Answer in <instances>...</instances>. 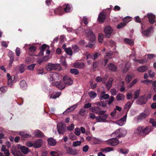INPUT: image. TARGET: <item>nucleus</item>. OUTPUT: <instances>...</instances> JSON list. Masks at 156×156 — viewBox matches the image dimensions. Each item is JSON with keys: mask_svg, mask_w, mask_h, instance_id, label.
Here are the masks:
<instances>
[{"mask_svg": "<svg viewBox=\"0 0 156 156\" xmlns=\"http://www.w3.org/2000/svg\"><path fill=\"white\" fill-rule=\"evenodd\" d=\"M113 31V29L110 26H106L104 30L105 37L107 38H109L111 36Z\"/></svg>", "mask_w": 156, "mask_h": 156, "instance_id": "6", "label": "nucleus"}, {"mask_svg": "<svg viewBox=\"0 0 156 156\" xmlns=\"http://www.w3.org/2000/svg\"><path fill=\"white\" fill-rule=\"evenodd\" d=\"M133 76V74L127 75L125 78V81L128 83H129L131 80Z\"/></svg>", "mask_w": 156, "mask_h": 156, "instance_id": "35", "label": "nucleus"}, {"mask_svg": "<svg viewBox=\"0 0 156 156\" xmlns=\"http://www.w3.org/2000/svg\"><path fill=\"white\" fill-rule=\"evenodd\" d=\"M58 131L59 134H63L66 131V126L64 123L60 122L57 126Z\"/></svg>", "mask_w": 156, "mask_h": 156, "instance_id": "8", "label": "nucleus"}, {"mask_svg": "<svg viewBox=\"0 0 156 156\" xmlns=\"http://www.w3.org/2000/svg\"><path fill=\"white\" fill-rule=\"evenodd\" d=\"M113 81V79L112 78H110L106 84L107 88L109 89L112 85V82Z\"/></svg>", "mask_w": 156, "mask_h": 156, "instance_id": "36", "label": "nucleus"}, {"mask_svg": "<svg viewBox=\"0 0 156 156\" xmlns=\"http://www.w3.org/2000/svg\"><path fill=\"white\" fill-rule=\"evenodd\" d=\"M20 135L23 137V139H24V138H29L31 137V135L28 134L27 133L21 132L20 133Z\"/></svg>", "mask_w": 156, "mask_h": 156, "instance_id": "40", "label": "nucleus"}, {"mask_svg": "<svg viewBox=\"0 0 156 156\" xmlns=\"http://www.w3.org/2000/svg\"><path fill=\"white\" fill-rule=\"evenodd\" d=\"M89 95L91 98H94L97 96V93L93 91H91L89 93Z\"/></svg>", "mask_w": 156, "mask_h": 156, "instance_id": "47", "label": "nucleus"}, {"mask_svg": "<svg viewBox=\"0 0 156 156\" xmlns=\"http://www.w3.org/2000/svg\"><path fill=\"white\" fill-rule=\"evenodd\" d=\"M50 79L51 81L54 80L55 79V77H57V74H52L50 75Z\"/></svg>", "mask_w": 156, "mask_h": 156, "instance_id": "61", "label": "nucleus"}, {"mask_svg": "<svg viewBox=\"0 0 156 156\" xmlns=\"http://www.w3.org/2000/svg\"><path fill=\"white\" fill-rule=\"evenodd\" d=\"M35 65V64L33 63L28 66H27L28 69L31 70H33Z\"/></svg>", "mask_w": 156, "mask_h": 156, "instance_id": "53", "label": "nucleus"}, {"mask_svg": "<svg viewBox=\"0 0 156 156\" xmlns=\"http://www.w3.org/2000/svg\"><path fill=\"white\" fill-rule=\"evenodd\" d=\"M76 105H74L68 108H67L66 110L63 112V114L64 115H66L69 112L72 111H73L76 107Z\"/></svg>", "mask_w": 156, "mask_h": 156, "instance_id": "25", "label": "nucleus"}, {"mask_svg": "<svg viewBox=\"0 0 156 156\" xmlns=\"http://www.w3.org/2000/svg\"><path fill=\"white\" fill-rule=\"evenodd\" d=\"M66 150V153L70 155H75L77 154V150L75 148H73L69 147H65Z\"/></svg>", "mask_w": 156, "mask_h": 156, "instance_id": "10", "label": "nucleus"}, {"mask_svg": "<svg viewBox=\"0 0 156 156\" xmlns=\"http://www.w3.org/2000/svg\"><path fill=\"white\" fill-rule=\"evenodd\" d=\"M137 82V80L136 79H135L133 80V81L130 83L129 86L130 88H131L134 85H135Z\"/></svg>", "mask_w": 156, "mask_h": 156, "instance_id": "62", "label": "nucleus"}, {"mask_svg": "<svg viewBox=\"0 0 156 156\" xmlns=\"http://www.w3.org/2000/svg\"><path fill=\"white\" fill-rule=\"evenodd\" d=\"M48 144L51 146H53L55 145L56 141L53 138H49L48 140Z\"/></svg>", "mask_w": 156, "mask_h": 156, "instance_id": "34", "label": "nucleus"}, {"mask_svg": "<svg viewBox=\"0 0 156 156\" xmlns=\"http://www.w3.org/2000/svg\"><path fill=\"white\" fill-rule=\"evenodd\" d=\"M49 47L48 45L46 44H43L40 48V51L39 53V55L40 56H43L44 55V52L45 49H49Z\"/></svg>", "mask_w": 156, "mask_h": 156, "instance_id": "16", "label": "nucleus"}, {"mask_svg": "<svg viewBox=\"0 0 156 156\" xmlns=\"http://www.w3.org/2000/svg\"><path fill=\"white\" fill-rule=\"evenodd\" d=\"M46 69L48 71L52 70H60L61 69L60 65L59 64H52L49 63L45 67Z\"/></svg>", "mask_w": 156, "mask_h": 156, "instance_id": "3", "label": "nucleus"}, {"mask_svg": "<svg viewBox=\"0 0 156 156\" xmlns=\"http://www.w3.org/2000/svg\"><path fill=\"white\" fill-rule=\"evenodd\" d=\"M92 39H89V42L88 44H87L86 45V47L92 48L93 46L94 45L95 42V39H94V41H92Z\"/></svg>", "mask_w": 156, "mask_h": 156, "instance_id": "32", "label": "nucleus"}, {"mask_svg": "<svg viewBox=\"0 0 156 156\" xmlns=\"http://www.w3.org/2000/svg\"><path fill=\"white\" fill-rule=\"evenodd\" d=\"M108 69L112 72L116 71L117 70V67L112 63H110L108 65Z\"/></svg>", "mask_w": 156, "mask_h": 156, "instance_id": "22", "label": "nucleus"}, {"mask_svg": "<svg viewBox=\"0 0 156 156\" xmlns=\"http://www.w3.org/2000/svg\"><path fill=\"white\" fill-rule=\"evenodd\" d=\"M35 133V136L38 137H42L44 136L43 132L39 130H36Z\"/></svg>", "mask_w": 156, "mask_h": 156, "instance_id": "31", "label": "nucleus"}, {"mask_svg": "<svg viewBox=\"0 0 156 156\" xmlns=\"http://www.w3.org/2000/svg\"><path fill=\"white\" fill-rule=\"evenodd\" d=\"M145 26L143 23H141V29L142 31V33L143 35L146 37H149L151 35V33L153 31L154 27L151 26L148 27L146 30L144 29L145 28Z\"/></svg>", "mask_w": 156, "mask_h": 156, "instance_id": "4", "label": "nucleus"}, {"mask_svg": "<svg viewBox=\"0 0 156 156\" xmlns=\"http://www.w3.org/2000/svg\"><path fill=\"white\" fill-rule=\"evenodd\" d=\"M72 48L74 51L76 52L78 51L79 47L76 45H74L72 46Z\"/></svg>", "mask_w": 156, "mask_h": 156, "instance_id": "55", "label": "nucleus"}, {"mask_svg": "<svg viewBox=\"0 0 156 156\" xmlns=\"http://www.w3.org/2000/svg\"><path fill=\"white\" fill-rule=\"evenodd\" d=\"M119 143V140L116 138H113L110 139L107 141V143L109 145L115 146Z\"/></svg>", "mask_w": 156, "mask_h": 156, "instance_id": "14", "label": "nucleus"}, {"mask_svg": "<svg viewBox=\"0 0 156 156\" xmlns=\"http://www.w3.org/2000/svg\"><path fill=\"white\" fill-rule=\"evenodd\" d=\"M7 78L8 79V85L10 87H12V76H11L9 73H7Z\"/></svg>", "mask_w": 156, "mask_h": 156, "instance_id": "29", "label": "nucleus"}, {"mask_svg": "<svg viewBox=\"0 0 156 156\" xmlns=\"http://www.w3.org/2000/svg\"><path fill=\"white\" fill-rule=\"evenodd\" d=\"M113 148L109 147H106L101 149V151L104 153H106L113 151Z\"/></svg>", "mask_w": 156, "mask_h": 156, "instance_id": "39", "label": "nucleus"}, {"mask_svg": "<svg viewBox=\"0 0 156 156\" xmlns=\"http://www.w3.org/2000/svg\"><path fill=\"white\" fill-rule=\"evenodd\" d=\"M52 84L55 86L58 89L60 90L63 89L66 86L64 83L60 81L53 82L52 83Z\"/></svg>", "mask_w": 156, "mask_h": 156, "instance_id": "11", "label": "nucleus"}, {"mask_svg": "<svg viewBox=\"0 0 156 156\" xmlns=\"http://www.w3.org/2000/svg\"><path fill=\"white\" fill-rule=\"evenodd\" d=\"M130 19V18L129 17H125L124 18L123 21L126 22L121 23L117 25V28L118 29H119L125 26L126 25V23L128 22Z\"/></svg>", "mask_w": 156, "mask_h": 156, "instance_id": "15", "label": "nucleus"}, {"mask_svg": "<svg viewBox=\"0 0 156 156\" xmlns=\"http://www.w3.org/2000/svg\"><path fill=\"white\" fill-rule=\"evenodd\" d=\"M150 122L151 123L154 127H156V121H154L153 119H151L150 121Z\"/></svg>", "mask_w": 156, "mask_h": 156, "instance_id": "64", "label": "nucleus"}, {"mask_svg": "<svg viewBox=\"0 0 156 156\" xmlns=\"http://www.w3.org/2000/svg\"><path fill=\"white\" fill-rule=\"evenodd\" d=\"M91 106L92 105L91 103H88L84 105L83 108H90L92 107Z\"/></svg>", "mask_w": 156, "mask_h": 156, "instance_id": "60", "label": "nucleus"}, {"mask_svg": "<svg viewBox=\"0 0 156 156\" xmlns=\"http://www.w3.org/2000/svg\"><path fill=\"white\" fill-rule=\"evenodd\" d=\"M7 90V87L6 86H4L0 88V91L2 93H5Z\"/></svg>", "mask_w": 156, "mask_h": 156, "instance_id": "57", "label": "nucleus"}, {"mask_svg": "<svg viewBox=\"0 0 156 156\" xmlns=\"http://www.w3.org/2000/svg\"><path fill=\"white\" fill-rule=\"evenodd\" d=\"M34 147L37 148L41 147L42 143V140L41 139L36 140L33 142Z\"/></svg>", "mask_w": 156, "mask_h": 156, "instance_id": "18", "label": "nucleus"}, {"mask_svg": "<svg viewBox=\"0 0 156 156\" xmlns=\"http://www.w3.org/2000/svg\"><path fill=\"white\" fill-rule=\"evenodd\" d=\"M147 98L145 95L140 96L139 99L136 101V103L140 105L145 104L147 101Z\"/></svg>", "mask_w": 156, "mask_h": 156, "instance_id": "9", "label": "nucleus"}, {"mask_svg": "<svg viewBox=\"0 0 156 156\" xmlns=\"http://www.w3.org/2000/svg\"><path fill=\"white\" fill-rule=\"evenodd\" d=\"M90 118L94 119H96L97 122H105L107 119L108 115L106 114L102 116H99L96 117L95 115L93 113H90L89 114Z\"/></svg>", "mask_w": 156, "mask_h": 156, "instance_id": "2", "label": "nucleus"}, {"mask_svg": "<svg viewBox=\"0 0 156 156\" xmlns=\"http://www.w3.org/2000/svg\"><path fill=\"white\" fill-rule=\"evenodd\" d=\"M90 110L93 112L98 114L99 112L101 110V108L98 106H97L92 107L90 108Z\"/></svg>", "mask_w": 156, "mask_h": 156, "instance_id": "23", "label": "nucleus"}, {"mask_svg": "<svg viewBox=\"0 0 156 156\" xmlns=\"http://www.w3.org/2000/svg\"><path fill=\"white\" fill-rule=\"evenodd\" d=\"M70 72L72 74H74L76 75L78 74L79 72L78 70L76 69H72L70 70Z\"/></svg>", "mask_w": 156, "mask_h": 156, "instance_id": "48", "label": "nucleus"}, {"mask_svg": "<svg viewBox=\"0 0 156 156\" xmlns=\"http://www.w3.org/2000/svg\"><path fill=\"white\" fill-rule=\"evenodd\" d=\"M85 33L87 37L89 39H92V41L94 40V39H95V35L93 33L92 31L90 29H86L85 31Z\"/></svg>", "mask_w": 156, "mask_h": 156, "instance_id": "12", "label": "nucleus"}, {"mask_svg": "<svg viewBox=\"0 0 156 156\" xmlns=\"http://www.w3.org/2000/svg\"><path fill=\"white\" fill-rule=\"evenodd\" d=\"M74 66L76 68L82 69L84 66V64L83 62H76L74 64Z\"/></svg>", "mask_w": 156, "mask_h": 156, "instance_id": "30", "label": "nucleus"}, {"mask_svg": "<svg viewBox=\"0 0 156 156\" xmlns=\"http://www.w3.org/2000/svg\"><path fill=\"white\" fill-rule=\"evenodd\" d=\"M106 17V15L104 14L100 13L99 15L98 20L99 22L102 23L105 21Z\"/></svg>", "mask_w": 156, "mask_h": 156, "instance_id": "21", "label": "nucleus"}, {"mask_svg": "<svg viewBox=\"0 0 156 156\" xmlns=\"http://www.w3.org/2000/svg\"><path fill=\"white\" fill-rule=\"evenodd\" d=\"M146 117V115L144 113H141L137 117V119L138 120H143Z\"/></svg>", "mask_w": 156, "mask_h": 156, "instance_id": "42", "label": "nucleus"}, {"mask_svg": "<svg viewBox=\"0 0 156 156\" xmlns=\"http://www.w3.org/2000/svg\"><path fill=\"white\" fill-rule=\"evenodd\" d=\"M55 13L57 15L61 16L64 13L63 7L59 6L57 8L53 10Z\"/></svg>", "mask_w": 156, "mask_h": 156, "instance_id": "17", "label": "nucleus"}, {"mask_svg": "<svg viewBox=\"0 0 156 156\" xmlns=\"http://www.w3.org/2000/svg\"><path fill=\"white\" fill-rule=\"evenodd\" d=\"M20 150L24 154H27L29 151V148L25 146H21L20 147Z\"/></svg>", "mask_w": 156, "mask_h": 156, "instance_id": "24", "label": "nucleus"}, {"mask_svg": "<svg viewBox=\"0 0 156 156\" xmlns=\"http://www.w3.org/2000/svg\"><path fill=\"white\" fill-rule=\"evenodd\" d=\"M113 54V52L111 51L109 52L106 53V55L105 56L104 58H108L110 59L111 58V56Z\"/></svg>", "mask_w": 156, "mask_h": 156, "instance_id": "52", "label": "nucleus"}, {"mask_svg": "<svg viewBox=\"0 0 156 156\" xmlns=\"http://www.w3.org/2000/svg\"><path fill=\"white\" fill-rule=\"evenodd\" d=\"M111 92L113 95H115L117 93V90L115 89H112L111 90Z\"/></svg>", "mask_w": 156, "mask_h": 156, "instance_id": "63", "label": "nucleus"}, {"mask_svg": "<svg viewBox=\"0 0 156 156\" xmlns=\"http://www.w3.org/2000/svg\"><path fill=\"white\" fill-rule=\"evenodd\" d=\"M126 134V130L121 129H117L114 133H112V135L114 136L115 135V137L119 138L122 137H124Z\"/></svg>", "mask_w": 156, "mask_h": 156, "instance_id": "5", "label": "nucleus"}, {"mask_svg": "<svg viewBox=\"0 0 156 156\" xmlns=\"http://www.w3.org/2000/svg\"><path fill=\"white\" fill-rule=\"evenodd\" d=\"M81 144V141H74L73 142V147H77L80 146Z\"/></svg>", "mask_w": 156, "mask_h": 156, "instance_id": "50", "label": "nucleus"}, {"mask_svg": "<svg viewBox=\"0 0 156 156\" xmlns=\"http://www.w3.org/2000/svg\"><path fill=\"white\" fill-rule=\"evenodd\" d=\"M61 93L60 92H54L51 94V98L53 99H55L59 97Z\"/></svg>", "mask_w": 156, "mask_h": 156, "instance_id": "38", "label": "nucleus"}, {"mask_svg": "<svg viewBox=\"0 0 156 156\" xmlns=\"http://www.w3.org/2000/svg\"><path fill=\"white\" fill-rule=\"evenodd\" d=\"M124 41L125 42L130 46H133L134 44L133 41L129 38H125L124 39Z\"/></svg>", "mask_w": 156, "mask_h": 156, "instance_id": "33", "label": "nucleus"}, {"mask_svg": "<svg viewBox=\"0 0 156 156\" xmlns=\"http://www.w3.org/2000/svg\"><path fill=\"white\" fill-rule=\"evenodd\" d=\"M64 11L66 12H69L71 11V5L69 4H64L62 6Z\"/></svg>", "mask_w": 156, "mask_h": 156, "instance_id": "20", "label": "nucleus"}, {"mask_svg": "<svg viewBox=\"0 0 156 156\" xmlns=\"http://www.w3.org/2000/svg\"><path fill=\"white\" fill-rule=\"evenodd\" d=\"M19 70L21 73H23L25 70V65L23 64H22L19 67Z\"/></svg>", "mask_w": 156, "mask_h": 156, "instance_id": "51", "label": "nucleus"}, {"mask_svg": "<svg viewBox=\"0 0 156 156\" xmlns=\"http://www.w3.org/2000/svg\"><path fill=\"white\" fill-rule=\"evenodd\" d=\"M146 17L148 18V22L150 24H153L156 23V16L152 13H147V16H144V18Z\"/></svg>", "mask_w": 156, "mask_h": 156, "instance_id": "7", "label": "nucleus"}, {"mask_svg": "<svg viewBox=\"0 0 156 156\" xmlns=\"http://www.w3.org/2000/svg\"><path fill=\"white\" fill-rule=\"evenodd\" d=\"M65 51L66 54L70 55H73V51L70 48H66L65 49Z\"/></svg>", "mask_w": 156, "mask_h": 156, "instance_id": "45", "label": "nucleus"}, {"mask_svg": "<svg viewBox=\"0 0 156 156\" xmlns=\"http://www.w3.org/2000/svg\"><path fill=\"white\" fill-rule=\"evenodd\" d=\"M148 69L146 66H142L139 67L137 69V71L139 72H144Z\"/></svg>", "mask_w": 156, "mask_h": 156, "instance_id": "28", "label": "nucleus"}, {"mask_svg": "<svg viewBox=\"0 0 156 156\" xmlns=\"http://www.w3.org/2000/svg\"><path fill=\"white\" fill-rule=\"evenodd\" d=\"M135 21L137 23H140L141 24V23H143H143V22H141V19L138 16H136L135 17Z\"/></svg>", "mask_w": 156, "mask_h": 156, "instance_id": "58", "label": "nucleus"}, {"mask_svg": "<svg viewBox=\"0 0 156 156\" xmlns=\"http://www.w3.org/2000/svg\"><path fill=\"white\" fill-rule=\"evenodd\" d=\"M85 55L87 57V59H93V54L92 53H89L88 52H86Z\"/></svg>", "mask_w": 156, "mask_h": 156, "instance_id": "46", "label": "nucleus"}, {"mask_svg": "<svg viewBox=\"0 0 156 156\" xmlns=\"http://www.w3.org/2000/svg\"><path fill=\"white\" fill-rule=\"evenodd\" d=\"M132 105V103H131L130 101L127 102L125 104L124 107V108L127 110V111H128L130 109Z\"/></svg>", "mask_w": 156, "mask_h": 156, "instance_id": "41", "label": "nucleus"}, {"mask_svg": "<svg viewBox=\"0 0 156 156\" xmlns=\"http://www.w3.org/2000/svg\"><path fill=\"white\" fill-rule=\"evenodd\" d=\"M63 82L66 85H71L73 83V81L69 76H65L63 78Z\"/></svg>", "mask_w": 156, "mask_h": 156, "instance_id": "13", "label": "nucleus"}, {"mask_svg": "<svg viewBox=\"0 0 156 156\" xmlns=\"http://www.w3.org/2000/svg\"><path fill=\"white\" fill-rule=\"evenodd\" d=\"M129 68L130 66L128 65V64L126 63L123 69V71L125 72H126L129 69Z\"/></svg>", "mask_w": 156, "mask_h": 156, "instance_id": "59", "label": "nucleus"}, {"mask_svg": "<svg viewBox=\"0 0 156 156\" xmlns=\"http://www.w3.org/2000/svg\"><path fill=\"white\" fill-rule=\"evenodd\" d=\"M94 105H96L100 107H105L107 106V103L105 101H101L96 102L94 103Z\"/></svg>", "mask_w": 156, "mask_h": 156, "instance_id": "26", "label": "nucleus"}, {"mask_svg": "<svg viewBox=\"0 0 156 156\" xmlns=\"http://www.w3.org/2000/svg\"><path fill=\"white\" fill-rule=\"evenodd\" d=\"M151 130V128L150 126L145 127L144 126H140L135 130V133L140 136H145L148 134Z\"/></svg>", "mask_w": 156, "mask_h": 156, "instance_id": "1", "label": "nucleus"}, {"mask_svg": "<svg viewBox=\"0 0 156 156\" xmlns=\"http://www.w3.org/2000/svg\"><path fill=\"white\" fill-rule=\"evenodd\" d=\"M125 95L122 94H118L116 96V99L118 101H123L125 98Z\"/></svg>", "mask_w": 156, "mask_h": 156, "instance_id": "37", "label": "nucleus"}, {"mask_svg": "<svg viewBox=\"0 0 156 156\" xmlns=\"http://www.w3.org/2000/svg\"><path fill=\"white\" fill-rule=\"evenodd\" d=\"M114 97L113 96H111L108 100L105 101V102L107 104L108 103L109 105H110L114 101Z\"/></svg>", "mask_w": 156, "mask_h": 156, "instance_id": "49", "label": "nucleus"}, {"mask_svg": "<svg viewBox=\"0 0 156 156\" xmlns=\"http://www.w3.org/2000/svg\"><path fill=\"white\" fill-rule=\"evenodd\" d=\"M109 96L108 94H103V95H101V97H100L99 99L101 101L103 99H108L109 98Z\"/></svg>", "mask_w": 156, "mask_h": 156, "instance_id": "44", "label": "nucleus"}, {"mask_svg": "<svg viewBox=\"0 0 156 156\" xmlns=\"http://www.w3.org/2000/svg\"><path fill=\"white\" fill-rule=\"evenodd\" d=\"M37 49V48L34 46H31L29 48V51L31 52H35Z\"/></svg>", "mask_w": 156, "mask_h": 156, "instance_id": "54", "label": "nucleus"}, {"mask_svg": "<svg viewBox=\"0 0 156 156\" xmlns=\"http://www.w3.org/2000/svg\"><path fill=\"white\" fill-rule=\"evenodd\" d=\"M20 86L21 89L23 90L26 89L27 87V84L24 80L20 82Z\"/></svg>", "mask_w": 156, "mask_h": 156, "instance_id": "27", "label": "nucleus"}, {"mask_svg": "<svg viewBox=\"0 0 156 156\" xmlns=\"http://www.w3.org/2000/svg\"><path fill=\"white\" fill-rule=\"evenodd\" d=\"M126 117L127 115L126 114L120 119L116 121V123L120 126H123L124 124V122L126 121Z\"/></svg>", "mask_w": 156, "mask_h": 156, "instance_id": "19", "label": "nucleus"}, {"mask_svg": "<svg viewBox=\"0 0 156 156\" xmlns=\"http://www.w3.org/2000/svg\"><path fill=\"white\" fill-rule=\"evenodd\" d=\"M140 89L134 91V98L135 99L138 98L140 94Z\"/></svg>", "mask_w": 156, "mask_h": 156, "instance_id": "43", "label": "nucleus"}, {"mask_svg": "<svg viewBox=\"0 0 156 156\" xmlns=\"http://www.w3.org/2000/svg\"><path fill=\"white\" fill-rule=\"evenodd\" d=\"M75 133L77 136H79L80 134V129L79 128H76L75 129Z\"/></svg>", "mask_w": 156, "mask_h": 156, "instance_id": "56", "label": "nucleus"}]
</instances>
